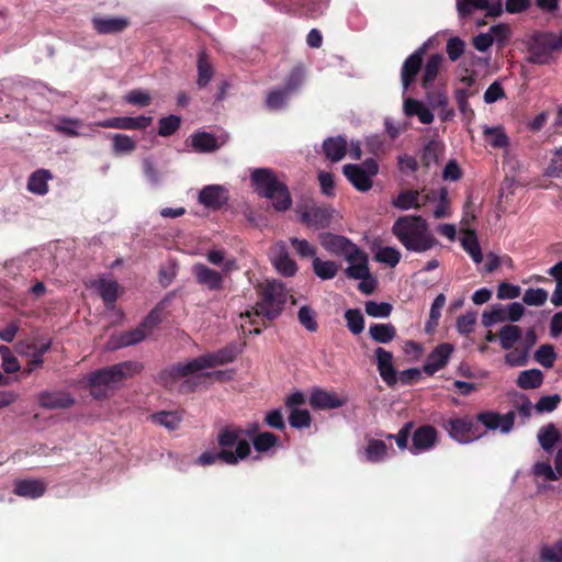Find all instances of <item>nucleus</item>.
<instances>
[{
    "label": "nucleus",
    "mask_w": 562,
    "mask_h": 562,
    "mask_svg": "<svg viewBox=\"0 0 562 562\" xmlns=\"http://www.w3.org/2000/svg\"><path fill=\"white\" fill-rule=\"evenodd\" d=\"M378 172L379 165L373 158L366 159L361 165L347 164L342 167V173L347 180L360 192H367L372 188V178Z\"/></svg>",
    "instance_id": "nucleus-8"
},
{
    "label": "nucleus",
    "mask_w": 562,
    "mask_h": 562,
    "mask_svg": "<svg viewBox=\"0 0 562 562\" xmlns=\"http://www.w3.org/2000/svg\"><path fill=\"white\" fill-rule=\"evenodd\" d=\"M191 146L196 153H212L220 148L216 137L207 132H196L192 134Z\"/></svg>",
    "instance_id": "nucleus-31"
},
{
    "label": "nucleus",
    "mask_w": 562,
    "mask_h": 562,
    "mask_svg": "<svg viewBox=\"0 0 562 562\" xmlns=\"http://www.w3.org/2000/svg\"><path fill=\"white\" fill-rule=\"evenodd\" d=\"M535 360L546 369H551L557 360L553 346L550 344L541 345L535 352Z\"/></svg>",
    "instance_id": "nucleus-50"
},
{
    "label": "nucleus",
    "mask_w": 562,
    "mask_h": 562,
    "mask_svg": "<svg viewBox=\"0 0 562 562\" xmlns=\"http://www.w3.org/2000/svg\"><path fill=\"white\" fill-rule=\"evenodd\" d=\"M272 263L277 271L283 277H293L297 271V265L290 257L288 248L283 241H279L276 245Z\"/></svg>",
    "instance_id": "nucleus-22"
},
{
    "label": "nucleus",
    "mask_w": 562,
    "mask_h": 562,
    "mask_svg": "<svg viewBox=\"0 0 562 562\" xmlns=\"http://www.w3.org/2000/svg\"><path fill=\"white\" fill-rule=\"evenodd\" d=\"M142 370V363L131 360L95 370L88 378L90 394L95 400H105L110 396V391L116 389L122 381L134 376Z\"/></svg>",
    "instance_id": "nucleus-3"
},
{
    "label": "nucleus",
    "mask_w": 562,
    "mask_h": 562,
    "mask_svg": "<svg viewBox=\"0 0 562 562\" xmlns=\"http://www.w3.org/2000/svg\"><path fill=\"white\" fill-rule=\"evenodd\" d=\"M161 322L158 308L151 310L140 324L131 330L112 335L108 341L110 349H120L143 341Z\"/></svg>",
    "instance_id": "nucleus-6"
},
{
    "label": "nucleus",
    "mask_w": 562,
    "mask_h": 562,
    "mask_svg": "<svg viewBox=\"0 0 562 562\" xmlns=\"http://www.w3.org/2000/svg\"><path fill=\"white\" fill-rule=\"evenodd\" d=\"M461 245L463 249L471 256L472 260L475 263L482 262L483 254L475 232L469 231L467 235L462 238Z\"/></svg>",
    "instance_id": "nucleus-44"
},
{
    "label": "nucleus",
    "mask_w": 562,
    "mask_h": 562,
    "mask_svg": "<svg viewBox=\"0 0 562 562\" xmlns=\"http://www.w3.org/2000/svg\"><path fill=\"white\" fill-rule=\"evenodd\" d=\"M153 122L151 116H116L104 120L99 125L104 128H117V130H130V131H142L146 130Z\"/></svg>",
    "instance_id": "nucleus-16"
},
{
    "label": "nucleus",
    "mask_w": 562,
    "mask_h": 562,
    "mask_svg": "<svg viewBox=\"0 0 562 562\" xmlns=\"http://www.w3.org/2000/svg\"><path fill=\"white\" fill-rule=\"evenodd\" d=\"M543 562H562V539L553 546H543L540 552Z\"/></svg>",
    "instance_id": "nucleus-58"
},
{
    "label": "nucleus",
    "mask_w": 562,
    "mask_h": 562,
    "mask_svg": "<svg viewBox=\"0 0 562 562\" xmlns=\"http://www.w3.org/2000/svg\"><path fill=\"white\" fill-rule=\"evenodd\" d=\"M117 282L113 280H100L99 292L105 305H112L117 300Z\"/></svg>",
    "instance_id": "nucleus-52"
},
{
    "label": "nucleus",
    "mask_w": 562,
    "mask_h": 562,
    "mask_svg": "<svg viewBox=\"0 0 562 562\" xmlns=\"http://www.w3.org/2000/svg\"><path fill=\"white\" fill-rule=\"evenodd\" d=\"M244 432V429L238 426H224L217 434L220 450H206L202 452L195 463L207 467L220 461L227 465H237L240 460L248 458L251 452L249 441L241 437Z\"/></svg>",
    "instance_id": "nucleus-1"
},
{
    "label": "nucleus",
    "mask_w": 562,
    "mask_h": 562,
    "mask_svg": "<svg viewBox=\"0 0 562 562\" xmlns=\"http://www.w3.org/2000/svg\"><path fill=\"white\" fill-rule=\"evenodd\" d=\"M112 147L115 155L131 154L136 149V142L125 134H114Z\"/></svg>",
    "instance_id": "nucleus-47"
},
{
    "label": "nucleus",
    "mask_w": 562,
    "mask_h": 562,
    "mask_svg": "<svg viewBox=\"0 0 562 562\" xmlns=\"http://www.w3.org/2000/svg\"><path fill=\"white\" fill-rule=\"evenodd\" d=\"M475 419L483 424L486 429L495 430L499 428L502 432H508L514 426L515 413L508 412L505 415H501L496 412L485 411L479 413Z\"/></svg>",
    "instance_id": "nucleus-15"
},
{
    "label": "nucleus",
    "mask_w": 562,
    "mask_h": 562,
    "mask_svg": "<svg viewBox=\"0 0 562 562\" xmlns=\"http://www.w3.org/2000/svg\"><path fill=\"white\" fill-rule=\"evenodd\" d=\"M81 126L82 122L79 119L64 116L54 125V130L65 136L77 137L80 135L78 128Z\"/></svg>",
    "instance_id": "nucleus-46"
},
{
    "label": "nucleus",
    "mask_w": 562,
    "mask_h": 562,
    "mask_svg": "<svg viewBox=\"0 0 562 562\" xmlns=\"http://www.w3.org/2000/svg\"><path fill=\"white\" fill-rule=\"evenodd\" d=\"M559 49H562V44L555 34L550 32L535 34L528 49L527 60L536 65L550 64L552 53Z\"/></svg>",
    "instance_id": "nucleus-7"
},
{
    "label": "nucleus",
    "mask_w": 562,
    "mask_h": 562,
    "mask_svg": "<svg viewBox=\"0 0 562 562\" xmlns=\"http://www.w3.org/2000/svg\"><path fill=\"white\" fill-rule=\"evenodd\" d=\"M198 368L194 364V359L187 363H176L169 368L162 369L157 378L156 382L168 390H172L178 383L179 379L186 378L192 373L198 372Z\"/></svg>",
    "instance_id": "nucleus-11"
},
{
    "label": "nucleus",
    "mask_w": 562,
    "mask_h": 562,
    "mask_svg": "<svg viewBox=\"0 0 562 562\" xmlns=\"http://www.w3.org/2000/svg\"><path fill=\"white\" fill-rule=\"evenodd\" d=\"M46 484L41 480H20L14 485V494L27 498H38L44 495Z\"/></svg>",
    "instance_id": "nucleus-29"
},
{
    "label": "nucleus",
    "mask_w": 562,
    "mask_h": 562,
    "mask_svg": "<svg viewBox=\"0 0 562 562\" xmlns=\"http://www.w3.org/2000/svg\"><path fill=\"white\" fill-rule=\"evenodd\" d=\"M183 419V414L180 411H160L151 415V420L168 430H176L179 428Z\"/></svg>",
    "instance_id": "nucleus-36"
},
{
    "label": "nucleus",
    "mask_w": 562,
    "mask_h": 562,
    "mask_svg": "<svg viewBox=\"0 0 562 562\" xmlns=\"http://www.w3.org/2000/svg\"><path fill=\"white\" fill-rule=\"evenodd\" d=\"M419 192L417 190H404L400 192L397 198L393 200L392 204L394 207L398 210H409V209H420L422 205H425L428 200H430L429 194L424 196L423 202H419Z\"/></svg>",
    "instance_id": "nucleus-30"
},
{
    "label": "nucleus",
    "mask_w": 562,
    "mask_h": 562,
    "mask_svg": "<svg viewBox=\"0 0 562 562\" xmlns=\"http://www.w3.org/2000/svg\"><path fill=\"white\" fill-rule=\"evenodd\" d=\"M227 201L228 191L220 184L205 186L199 193V202L211 210H220Z\"/></svg>",
    "instance_id": "nucleus-19"
},
{
    "label": "nucleus",
    "mask_w": 562,
    "mask_h": 562,
    "mask_svg": "<svg viewBox=\"0 0 562 562\" xmlns=\"http://www.w3.org/2000/svg\"><path fill=\"white\" fill-rule=\"evenodd\" d=\"M548 300V292L544 289H527L522 302L529 306H541Z\"/></svg>",
    "instance_id": "nucleus-56"
},
{
    "label": "nucleus",
    "mask_w": 562,
    "mask_h": 562,
    "mask_svg": "<svg viewBox=\"0 0 562 562\" xmlns=\"http://www.w3.org/2000/svg\"><path fill=\"white\" fill-rule=\"evenodd\" d=\"M322 246L335 256H342L346 260H351L358 255V246L345 236L333 233L321 235Z\"/></svg>",
    "instance_id": "nucleus-10"
},
{
    "label": "nucleus",
    "mask_w": 562,
    "mask_h": 562,
    "mask_svg": "<svg viewBox=\"0 0 562 562\" xmlns=\"http://www.w3.org/2000/svg\"><path fill=\"white\" fill-rule=\"evenodd\" d=\"M521 336L522 331L519 326L512 324L503 326L498 331L501 347L504 350H510Z\"/></svg>",
    "instance_id": "nucleus-40"
},
{
    "label": "nucleus",
    "mask_w": 562,
    "mask_h": 562,
    "mask_svg": "<svg viewBox=\"0 0 562 562\" xmlns=\"http://www.w3.org/2000/svg\"><path fill=\"white\" fill-rule=\"evenodd\" d=\"M286 289L276 280L268 282L260 293V301L256 304L254 314L269 322L276 319L286 303Z\"/></svg>",
    "instance_id": "nucleus-5"
},
{
    "label": "nucleus",
    "mask_w": 562,
    "mask_h": 562,
    "mask_svg": "<svg viewBox=\"0 0 562 562\" xmlns=\"http://www.w3.org/2000/svg\"><path fill=\"white\" fill-rule=\"evenodd\" d=\"M465 43L458 36L451 37L447 42V54L451 61L458 60L464 53Z\"/></svg>",
    "instance_id": "nucleus-64"
},
{
    "label": "nucleus",
    "mask_w": 562,
    "mask_h": 562,
    "mask_svg": "<svg viewBox=\"0 0 562 562\" xmlns=\"http://www.w3.org/2000/svg\"><path fill=\"white\" fill-rule=\"evenodd\" d=\"M488 7V0H458L457 9L461 16L472 14L473 9L483 10Z\"/></svg>",
    "instance_id": "nucleus-61"
},
{
    "label": "nucleus",
    "mask_w": 562,
    "mask_h": 562,
    "mask_svg": "<svg viewBox=\"0 0 562 562\" xmlns=\"http://www.w3.org/2000/svg\"><path fill=\"white\" fill-rule=\"evenodd\" d=\"M251 184L259 196L269 199L274 210L288 211L292 206L289 188L269 168H257L250 175Z\"/></svg>",
    "instance_id": "nucleus-4"
},
{
    "label": "nucleus",
    "mask_w": 562,
    "mask_h": 562,
    "mask_svg": "<svg viewBox=\"0 0 562 562\" xmlns=\"http://www.w3.org/2000/svg\"><path fill=\"white\" fill-rule=\"evenodd\" d=\"M346 403L345 398H340L336 393L316 389L312 392L310 404L318 409H331L341 407Z\"/></svg>",
    "instance_id": "nucleus-26"
},
{
    "label": "nucleus",
    "mask_w": 562,
    "mask_h": 562,
    "mask_svg": "<svg viewBox=\"0 0 562 562\" xmlns=\"http://www.w3.org/2000/svg\"><path fill=\"white\" fill-rule=\"evenodd\" d=\"M50 177L48 170L40 169L34 171L27 181L29 191L36 194H45L48 191L47 180Z\"/></svg>",
    "instance_id": "nucleus-41"
},
{
    "label": "nucleus",
    "mask_w": 562,
    "mask_h": 562,
    "mask_svg": "<svg viewBox=\"0 0 562 562\" xmlns=\"http://www.w3.org/2000/svg\"><path fill=\"white\" fill-rule=\"evenodd\" d=\"M358 252L359 254L356 255L353 259L347 260L350 266L346 268L345 273L350 279L366 281L371 277L368 266V256L360 248H358Z\"/></svg>",
    "instance_id": "nucleus-27"
},
{
    "label": "nucleus",
    "mask_w": 562,
    "mask_h": 562,
    "mask_svg": "<svg viewBox=\"0 0 562 562\" xmlns=\"http://www.w3.org/2000/svg\"><path fill=\"white\" fill-rule=\"evenodd\" d=\"M375 260L395 267L401 260V252L393 247H382L376 252Z\"/></svg>",
    "instance_id": "nucleus-59"
},
{
    "label": "nucleus",
    "mask_w": 562,
    "mask_h": 562,
    "mask_svg": "<svg viewBox=\"0 0 562 562\" xmlns=\"http://www.w3.org/2000/svg\"><path fill=\"white\" fill-rule=\"evenodd\" d=\"M158 135L168 137L173 135L180 128L181 117L170 114L169 116L161 117L158 121Z\"/></svg>",
    "instance_id": "nucleus-51"
},
{
    "label": "nucleus",
    "mask_w": 562,
    "mask_h": 562,
    "mask_svg": "<svg viewBox=\"0 0 562 562\" xmlns=\"http://www.w3.org/2000/svg\"><path fill=\"white\" fill-rule=\"evenodd\" d=\"M289 423L293 428H305L311 425V414L307 409L293 408L289 416Z\"/></svg>",
    "instance_id": "nucleus-60"
},
{
    "label": "nucleus",
    "mask_w": 562,
    "mask_h": 562,
    "mask_svg": "<svg viewBox=\"0 0 562 562\" xmlns=\"http://www.w3.org/2000/svg\"><path fill=\"white\" fill-rule=\"evenodd\" d=\"M314 273L322 280L334 279L338 272V265L331 260H322L318 257H314L313 262Z\"/></svg>",
    "instance_id": "nucleus-43"
},
{
    "label": "nucleus",
    "mask_w": 562,
    "mask_h": 562,
    "mask_svg": "<svg viewBox=\"0 0 562 562\" xmlns=\"http://www.w3.org/2000/svg\"><path fill=\"white\" fill-rule=\"evenodd\" d=\"M442 61L443 56L440 54H434L427 59L420 81L424 89H428L434 83L439 74Z\"/></svg>",
    "instance_id": "nucleus-33"
},
{
    "label": "nucleus",
    "mask_w": 562,
    "mask_h": 562,
    "mask_svg": "<svg viewBox=\"0 0 562 562\" xmlns=\"http://www.w3.org/2000/svg\"><path fill=\"white\" fill-rule=\"evenodd\" d=\"M291 94L280 86L273 87L266 92L265 106L267 110L277 112L286 109Z\"/></svg>",
    "instance_id": "nucleus-28"
},
{
    "label": "nucleus",
    "mask_w": 562,
    "mask_h": 562,
    "mask_svg": "<svg viewBox=\"0 0 562 562\" xmlns=\"http://www.w3.org/2000/svg\"><path fill=\"white\" fill-rule=\"evenodd\" d=\"M445 303H446V296L442 293L438 294L435 297V300L431 304V307H430L429 319L427 321V324H426L427 330H430L438 326L439 318L441 316V310L445 306Z\"/></svg>",
    "instance_id": "nucleus-54"
},
{
    "label": "nucleus",
    "mask_w": 562,
    "mask_h": 562,
    "mask_svg": "<svg viewBox=\"0 0 562 562\" xmlns=\"http://www.w3.org/2000/svg\"><path fill=\"white\" fill-rule=\"evenodd\" d=\"M376 367L382 380L394 386L398 382L397 372L393 366V353L382 347L375 349Z\"/></svg>",
    "instance_id": "nucleus-21"
},
{
    "label": "nucleus",
    "mask_w": 562,
    "mask_h": 562,
    "mask_svg": "<svg viewBox=\"0 0 562 562\" xmlns=\"http://www.w3.org/2000/svg\"><path fill=\"white\" fill-rule=\"evenodd\" d=\"M562 398L559 394L541 396L536 403L535 408L538 413H551L557 409Z\"/></svg>",
    "instance_id": "nucleus-63"
},
{
    "label": "nucleus",
    "mask_w": 562,
    "mask_h": 562,
    "mask_svg": "<svg viewBox=\"0 0 562 562\" xmlns=\"http://www.w3.org/2000/svg\"><path fill=\"white\" fill-rule=\"evenodd\" d=\"M453 346L448 342L438 345L427 357L424 364V372L428 375L435 374L437 371L445 368L449 361Z\"/></svg>",
    "instance_id": "nucleus-20"
},
{
    "label": "nucleus",
    "mask_w": 562,
    "mask_h": 562,
    "mask_svg": "<svg viewBox=\"0 0 562 562\" xmlns=\"http://www.w3.org/2000/svg\"><path fill=\"white\" fill-rule=\"evenodd\" d=\"M392 233L409 251L420 254L439 245L427 221L419 215L400 216L392 226Z\"/></svg>",
    "instance_id": "nucleus-2"
},
{
    "label": "nucleus",
    "mask_w": 562,
    "mask_h": 562,
    "mask_svg": "<svg viewBox=\"0 0 562 562\" xmlns=\"http://www.w3.org/2000/svg\"><path fill=\"white\" fill-rule=\"evenodd\" d=\"M348 329L353 334L358 335L362 333L364 328V318L358 308H349L345 313Z\"/></svg>",
    "instance_id": "nucleus-53"
},
{
    "label": "nucleus",
    "mask_w": 562,
    "mask_h": 562,
    "mask_svg": "<svg viewBox=\"0 0 562 562\" xmlns=\"http://www.w3.org/2000/svg\"><path fill=\"white\" fill-rule=\"evenodd\" d=\"M445 145L438 139H430L422 150L420 160L423 166L428 169L431 165L439 161L440 155L443 153Z\"/></svg>",
    "instance_id": "nucleus-34"
},
{
    "label": "nucleus",
    "mask_w": 562,
    "mask_h": 562,
    "mask_svg": "<svg viewBox=\"0 0 562 562\" xmlns=\"http://www.w3.org/2000/svg\"><path fill=\"white\" fill-rule=\"evenodd\" d=\"M323 153L325 157L331 162L340 161L347 154L348 142L342 135L331 136L324 139Z\"/></svg>",
    "instance_id": "nucleus-24"
},
{
    "label": "nucleus",
    "mask_w": 562,
    "mask_h": 562,
    "mask_svg": "<svg viewBox=\"0 0 562 562\" xmlns=\"http://www.w3.org/2000/svg\"><path fill=\"white\" fill-rule=\"evenodd\" d=\"M560 434L554 424L550 423L547 426L540 428L538 432V440L541 448L550 452L554 445L559 441Z\"/></svg>",
    "instance_id": "nucleus-42"
},
{
    "label": "nucleus",
    "mask_w": 562,
    "mask_h": 562,
    "mask_svg": "<svg viewBox=\"0 0 562 562\" xmlns=\"http://www.w3.org/2000/svg\"><path fill=\"white\" fill-rule=\"evenodd\" d=\"M192 273L196 282L205 286L210 291H220L223 289L224 279L223 274L216 270L211 269L204 263H195L192 267Z\"/></svg>",
    "instance_id": "nucleus-18"
},
{
    "label": "nucleus",
    "mask_w": 562,
    "mask_h": 562,
    "mask_svg": "<svg viewBox=\"0 0 562 562\" xmlns=\"http://www.w3.org/2000/svg\"><path fill=\"white\" fill-rule=\"evenodd\" d=\"M483 136L485 142L493 148H506L509 145V138L503 126L483 127Z\"/></svg>",
    "instance_id": "nucleus-37"
},
{
    "label": "nucleus",
    "mask_w": 562,
    "mask_h": 562,
    "mask_svg": "<svg viewBox=\"0 0 562 562\" xmlns=\"http://www.w3.org/2000/svg\"><path fill=\"white\" fill-rule=\"evenodd\" d=\"M300 324L308 331H316L318 324L315 318V312L307 305L300 307L297 313Z\"/></svg>",
    "instance_id": "nucleus-57"
},
{
    "label": "nucleus",
    "mask_w": 562,
    "mask_h": 562,
    "mask_svg": "<svg viewBox=\"0 0 562 562\" xmlns=\"http://www.w3.org/2000/svg\"><path fill=\"white\" fill-rule=\"evenodd\" d=\"M543 373L539 369H529L521 371L516 380V384L521 390L538 389L543 383Z\"/></svg>",
    "instance_id": "nucleus-38"
},
{
    "label": "nucleus",
    "mask_w": 562,
    "mask_h": 562,
    "mask_svg": "<svg viewBox=\"0 0 562 562\" xmlns=\"http://www.w3.org/2000/svg\"><path fill=\"white\" fill-rule=\"evenodd\" d=\"M369 335L375 342L389 344L396 337V328L391 323L371 324Z\"/></svg>",
    "instance_id": "nucleus-35"
},
{
    "label": "nucleus",
    "mask_w": 562,
    "mask_h": 562,
    "mask_svg": "<svg viewBox=\"0 0 562 562\" xmlns=\"http://www.w3.org/2000/svg\"><path fill=\"white\" fill-rule=\"evenodd\" d=\"M198 80L196 85L199 88H205L213 78L214 68L213 65L204 49L200 50L198 54Z\"/></svg>",
    "instance_id": "nucleus-32"
},
{
    "label": "nucleus",
    "mask_w": 562,
    "mask_h": 562,
    "mask_svg": "<svg viewBox=\"0 0 562 562\" xmlns=\"http://www.w3.org/2000/svg\"><path fill=\"white\" fill-rule=\"evenodd\" d=\"M304 80L305 69L302 65H299L291 69V71L286 75L283 85L280 87L293 95L301 89Z\"/></svg>",
    "instance_id": "nucleus-39"
},
{
    "label": "nucleus",
    "mask_w": 562,
    "mask_h": 562,
    "mask_svg": "<svg viewBox=\"0 0 562 562\" xmlns=\"http://www.w3.org/2000/svg\"><path fill=\"white\" fill-rule=\"evenodd\" d=\"M387 453V447L384 441L370 439L366 448V459L369 462L378 463L384 460Z\"/></svg>",
    "instance_id": "nucleus-45"
},
{
    "label": "nucleus",
    "mask_w": 562,
    "mask_h": 562,
    "mask_svg": "<svg viewBox=\"0 0 562 562\" xmlns=\"http://www.w3.org/2000/svg\"><path fill=\"white\" fill-rule=\"evenodd\" d=\"M366 313L371 317H389L393 306L387 302L368 301L364 305Z\"/></svg>",
    "instance_id": "nucleus-55"
},
{
    "label": "nucleus",
    "mask_w": 562,
    "mask_h": 562,
    "mask_svg": "<svg viewBox=\"0 0 562 562\" xmlns=\"http://www.w3.org/2000/svg\"><path fill=\"white\" fill-rule=\"evenodd\" d=\"M38 403L46 409L69 408L74 405L75 398L67 392L44 391L38 395Z\"/></svg>",
    "instance_id": "nucleus-23"
},
{
    "label": "nucleus",
    "mask_w": 562,
    "mask_h": 562,
    "mask_svg": "<svg viewBox=\"0 0 562 562\" xmlns=\"http://www.w3.org/2000/svg\"><path fill=\"white\" fill-rule=\"evenodd\" d=\"M279 437L270 431L260 432L252 438V445L257 452H267L277 446Z\"/></svg>",
    "instance_id": "nucleus-49"
},
{
    "label": "nucleus",
    "mask_w": 562,
    "mask_h": 562,
    "mask_svg": "<svg viewBox=\"0 0 562 562\" xmlns=\"http://www.w3.org/2000/svg\"><path fill=\"white\" fill-rule=\"evenodd\" d=\"M237 357L236 346L228 345L213 353H207L194 358V364L198 370L213 368L233 362Z\"/></svg>",
    "instance_id": "nucleus-14"
},
{
    "label": "nucleus",
    "mask_w": 562,
    "mask_h": 562,
    "mask_svg": "<svg viewBox=\"0 0 562 562\" xmlns=\"http://www.w3.org/2000/svg\"><path fill=\"white\" fill-rule=\"evenodd\" d=\"M441 427L448 432L450 438L459 443H470L481 438L485 432L480 431L479 425L468 415L445 419Z\"/></svg>",
    "instance_id": "nucleus-9"
},
{
    "label": "nucleus",
    "mask_w": 562,
    "mask_h": 562,
    "mask_svg": "<svg viewBox=\"0 0 562 562\" xmlns=\"http://www.w3.org/2000/svg\"><path fill=\"white\" fill-rule=\"evenodd\" d=\"M130 25L126 18L94 16L92 26L98 34H119Z\"/></svg>",
    "instance_id": "nucleus-25"
},
{
    "label": "nucleus",
    "mask_w": 562,
    "mask_h": 562,
    "mask_svg": "<svg viewBox=\"0 0 562 562\" xmlns=\"http://www.w3.org/2000/svg\"><path fill=\"white\" fill-rule=\"evenodd\" d=\"M333 220V210L324 205H306L301 213V222L308 227L319 229L330 225Z\"/></svg>",
    "instance_id": "nucleus-13"
},
{
    "label": "nucleus",
    "mask_w": 562,
    "mask_h": 562,
    "mask_svg": "<svg viewBox=\"0 0 562 562\" xmlns=\"http://www.w3.org/2000/svg\"><path fill=\"white\" fill-rule=\"evenodd\" d=\"M412 441L411 451L413 453L428 451L438 441V430L432 425H422L413 432Z\"/></svg>",
    "instance_id": "nucleus-17"
},
{
    "label": "nucleus",
    "mask_w": 562,
    "mask_h": 562,
    "mask_svg": "<svg viewBox=\"0 0 562 562\" xmlns=\"http://www.w3.org/2000/svg\"><path fill=\"white\" fill-rule=\"evenodd\" d=\"M426 54V44L417 48L403 63L401 69V81L404 91L415 82L417 75L420 72Z\"/></svg>",
    "instance_id": "nucleus-12"
},
{
    "label": "nucleus",
    "mask_w": 562,
    "mask_h": 562,
    "mask_svg": "<svg viewBox=\"0 0 562 562\" xmlns=\"http://www.w3.org/2000/svg\"><path fill=\"white\" fill-rule=\"evenodd\" d=\"M50 349V342H44L41 344L40 348H37V351H34L32 353V357H30V360L27 361L24 370L22 371V375L27 376L30 375L34 370L42 368L44 363L43 356Z\"/></svg>",
    "instance_id": "nucleus-48"
},
{
    "label": "nucleus",
    "mask_w": 562,
    "mask_h": 562,
    "mask_svg": "<svg viewBox=\"0 0 562 562\" xmlns=\"http://www.w3.org/2000/svg\"><path fill=\"white\" fill-rule=\"evenodd\" d=\"M476 323V313L468 312L467 314L460 315L457 318V330L461 335H469L474 330Z\"/></svg>",
    "instance_id": "nucleus-62"
}]
</instances>
